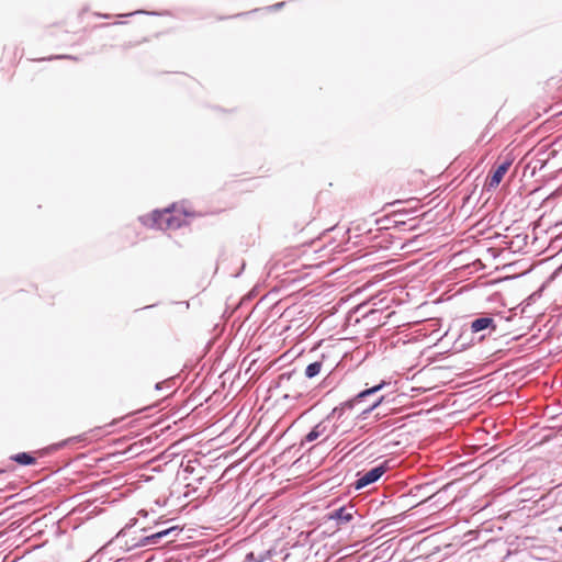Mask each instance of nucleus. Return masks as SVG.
<instances>
[{"instance_id": "7", "label": "nucleus", "mask_w": 562, "mask_h": 562, "mask_svg": "<svg viewBox=\"0 0 562 562\" xmlns=\"http://www.w3.org/2000/svg\"><path fill=\"white\" fill-rule=\"evenodd\" d=\"M487 328H492V330L496 329V325L494 324V319L492 317L476 318L471 323L472 333H479Z\"/></svg>"}, {"instance_id": "13", "label": "nucleus", "mask_w": 562, "mask_h": 562, "mask_svg": "<svg viewBox=\"0 0 562 562\" xmlns=\"http://www.w3.org/2000/svg\"><path fill=\"white\" fill-rule=\"evenodd\" d=\"M247 559L249 560L248 562H261L262 561V558L260 559H255L254 557V553L250 552L248 555H247Z\"/></svg>"}, {"instance_id": "8", "label": "nucleus", "mask_w": 562, "mask_h": 562, "mask_svg": "<svg viewBox=\"0 0 562 562\" xmlns=\"http://www.w3.org/2000/svg\"><path fill=\"white\" fill-rule=\"evenodd\" d=\"M412 182L407 179L406 183L401 182L398 184L392 183L391 186L383 187L382 193L384 194L387 191V194H391L392 192H395L396 194L402 191H409L407 187H411Z\"/></svg>"}, {"instance_id": "11", "label": "nucleus", "mask_w": 562, "mask_h": 562, "mask_svg": "<svg viewBox=\"0 0 562 562\" xmlns=\"http://www.w3.org/2000/svg\"><path fill=\"white\" fill-rule=\"evenodd\" d=\"M176 530H177V527H171L169 529H166V530H162V531L151 535L148 539L151 540L153 543H156L158 539H160Z\"/></svg>"}, {"instance_id": "6", "label": "nucleus", "mask_w": 562, "mask_h": 562, "mask_svg": "<svg viewBox=\"0 0 562 562\" xmlns=\"http://www.w3.org/2000/svg\"><path fill=\"white\" fill-rule=\"evenodd\" d=\"M338 355L335 353L334 350H328L326 353H323L321 358L317 360L322 363V368L324 373H331L338 363Z\"/></svg>"}, {"instance_id": "5", "label": "nucleus", "mask_w": 562, "mask_h": 562, "mask_svg": "<svg viewBox=\"0 0 562 562\" xmlns=\"http://www.w3.org/2000/svg\"><path fill=\"white\" fill-rule=\"evenodd\" d=\"M353 507H340L338 509H334L328 514V519L337 520L339 524H347L353 517Z\"/></svg>"}, {"instance_id": "14", "label": "nucleus", "mask_w": 562, "mask_h": 562, "mask_svg": "<svg viewBox=\"0 0 562 562\" xmlns=\"http://www.w3.org/2000/svg\"><path fill=\"white\" fill-rule=\"evenodd\" d=\"M403 201H404V200L395 199V200H393V201L389 202L387 204L393 205V204H396V203H400V202H403Z\"/></svg>"}, {"instance_id": "1", "label": "nucleus", "mask_w": 562, "mask_h": 562, "mask_svg": "<svg viewBox=\"0 0 562 562\" xmlns=\"http://www.w3.org/2000/svg\"><path fill=\"white\" fill-rule=\"evenodd\" d=\"M155 225L159 229H176L184 223L183 213L175 207L155 211L153 214Z\"/></svg>"}, {"instance_id": "2", "label": "nucleus", "mask_w": 562, "mask_h": 562, "mask_svg": "<svg viewBox=\"0 0 562 562\" xmlns=\"http://www.w3.org/2000/svg\"><path fill=\"white\" fill-rule=\"evenodd\" d=\"M335 431L336 427L330 420H322L305 436V441L312 442L317 439L327 440Z\"/></svg>"}, {"instance_id": "9", "label": "nucleus", "mask_w": 562, "mask_h": 562, "mask_svg": "<svg viewBox=\"0 0 562 562\" xmlns=\"http://www.w3.org/2000/svg\"><path fill=\"white\" fill-rule=\"evenodd\" d=\"M324 373V370L322 368V363H319L317 360L310 363L305 369V375L308 379L315 378L316 375Z\"/></svg>"}, {"instance_id": "12", "label": "nucleus", "mask_w": 562, "mask_h": 562, "mask_svg": "<svg viewBox=\"0 0 562 562\" xmlns=\"http://www.w3.org/2000/svg\"><path fill=\"white\" fill-rule=\"evenodd\" d=\"M381 387H382V385H376V386L367 389V390L362 391L361 393H359L358 397L359 398L367 397L368 395H371V394L375 393L376 391H379Z\"/></svg>"}, {"instance_id": "10", "label": "nucleus", "mask_w": 562, "mask_h": 562, "mask_svg": "<svg viewBox=\"0 0 562 562\" xmlns=\"http://www.w3.org/2000/svg\"><path fill=\"white\" fill-rule=\"evenodd\" d=\"M12 460L21 465H31L36 462V459L26 452L16 453L12 457Z\"/></svg>"}, {"instance_id": "3", "label": "nucleus", "mask_w": 562, "mask_h": 562, "mask_svg": "<svg viewBox=\"0 0 562 562\" xmlns=\"http://www.w3.org/2000/svg\"><path fill=\"white\" fill-rule=\"evenodd\" d=\"M513 164L512 159H505L502 164L497 166L495 170H493L486 178V187L488 189H495L499 186L502 182L504 176L509 170L510 166Z\"/></svg>"}, {"instance_id": "4", "label": "nucleus", "mask_w": 562, "mask_h": 562, "mask_svg": "<svg viewBox=\"0 0 562 562\" xmlns=\"http://www.w3.org/2000/svg\"><path fill=\"white\" fill-rule=\"evenodd\" d=\"M384 472H385L384 467H376V468H373L370 471L366 472L363 475H361L355 482L356 490H360L369 484L374 483L384 474Z\"/></svg>"}]
</instances>
